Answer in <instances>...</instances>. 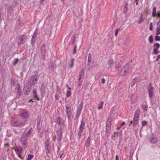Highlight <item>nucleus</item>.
<instances>
[{"label":"nucleus","mask_w":160,"mask_h":160,"mask_svg":"<svg viewBox=\"0 0 160 160\" xmlns=\"http://www.w3.org/2000/svg\"><path fill=\"white\" fill-rule=\"evenodd\" d=\"M160 23V19L159 20L158 22V23H157V24H158V26H159V23Z\"/></svg>","instance_id":"obj_62"},{"label":"nucleus","mask_w":160,"mask_h":160,"mask_svg":"<svg viewBox=\"0 0 160 160\" xmlns=\"http://www.w3.org/2000/svg\"><path fill=\"white\" fill-rule=\"evenodd\" d=\"M75 39L74 38V39L73 40V41L72 42V44H74V43H75Z\"/></svg>","instance_id":"obj_64"},{"label":"nucleus","mask_w":160,"mask_h":160,"mask_svg":"<svg viewBox=\"0 0 160 160\" xmlns=\"http://www.w3.org/2000/svg\"><path fill=\"white\" fill-rule=\"evenodd\" d=\"M66 113L67 115L68 119H69L71 117L72 115V111L71 109H66Z\"/></svg>","instance_id":"obj_14"},{"label":"nucleus","mask_w":160,"mask_h":160,"mask_svg":"<svg viewBox=\"0 0 160 160\" xmlns=\"http://www.w3.org/2000/svg\"><path fill=\"white\" fill-rule=\"evenodd\" d=\"M160 34V25H159V26H158L157 27V32L156 33V34L157 35H158Z\"/></svg>","instance_id":"obj_28"},{"label":"nucleus","mask_w":160,"mask_h":160,"mask_svg":"<svg viewBox=\"0 0 160 160\" xmlns=\"http://www.w3.org/2000/svg\"><path fill=\"white\" fill-rule=\"evenodd\" d=\"M72 104L71 103H69L67 104L66 105V109H71V106Z\"/></svg>","instance_id":"obj_27"},{"label":"nucleus","mask_w":160,"mask_h":160,"mask_svg":"<svg viewBox=\"0 0 160 160\" xmlns=\"http://www.w3.org/2000/svg\"><path fill=\"white\" fill-rule=\"evenodd\" d=\"M142 109L144 111H146L147 110L148 107L146 104L145 103L144 104H142Z\"/></svg>","instance_id":"obj_24"},{"label":"nucleus","mask_w":160,"mask_h":160,"mask_svg":"<svg viewBox=\"0 0 160 160\" xmlns=\"http://www.w3.org/2000/svg\"><path fill=\"white\" fill-rule=\"evenodd\" d=\"M128 70V66L126 65L124 67L122 68L120 72V75L121 76H123L125 75Z\"/></svg>","instance_id":"obj_7"},{"label":"nucleus","mask_w":160,"mask_h":160,"mask_svg":"<svg viewBox=\"0 0 160 160\" xmlns=\"http://www.w3.org/2000/svg\"><path fill=\"white\" fill-rule=\"evenodd\" d=\"M61 120V118L59 117H58L57 119V123H58V124H59V125H60V121Z\"/></svg>","instance_id":"obj_39"},{"label":"nucleus","mask_w":160,"mask_h":160,"mask_svg":"<svg viewBox=\"0 0 160 160\" xmlns=\"http://www.w3.org/2000/svg\"><path fill=\"white\" fill-rule=\"evenodd\" d=\"M40 123V121H39V122H38V123L37 124V126L38 127L39 126Z\"/></svg>","instance_id":"obj_60"},{"label":"nucleus","mask_w":160,"mask_h":160,"mask_svg":"<svg viewBox=\"0 0 160 160\" xmlns=\"http://www.w3.org/2000/svg\"><path fill=\"white\" fill-rule=\"evenodd\" d=\"M159 59H160V55H158L157 56L156 61H158Z\"/></svg>","instance_id":"obj_51"},{"label":"nucleus","mask_w":160,"mask_h":160,"mask_svg":"<svg viewBox=\"0 0 160 160\" xmlns=\"http://www.w3.org/2000/svg\"><path fill=\"white\" fill-rule=\"evenodd\" d=\"M147 124V122L146 121H143L142 122V126L146 125Z\"/></svg>","instance_id":"obj_48"},{"label":"nucleus","mask_w":160,"mask_h":160,"mask_svg":"<svg viewBox=\"0 0 160 160\" xmlns=\"http://www.w3.org/2000/svg\"><path fill=\"white\" fill-rule=\"evenodd\" d=\"M61 129L58 130V142H60L61 139H62V131L61 130Z\"/></svg>","instance_id":"obj_13"},{"label":"nucleus","mask_w":160,"mask_h":160,"mask_svg":"<svg viewBox=\"0 0 160 160\" xmlns=\"http://www.w3.org/2000/svg\"><path fill=\"white\" fill-rule=\"evenodd\" d=\"M157 14L156 13V8L155 7H154L153 8L152 16L153 17H155L157 16Z\"/></svg>","instance_id":"obj_20"},{"label":"nucleus","mask_w":160,"mask_h":160,"mask_svg":"<svg viewBox=\"0 0 160 160\" xmlns=\"http://www.w3.org/2000/svg\"><path fill=\"white\" fill-rule=\"evenodd\" d=\"M31 83L30 82L28 81L27 82L23 89V91L25 94H28L30 92L31 90Z\"/></svg>","instance_id":"obj_2"},{"label":"nucleus","mask_w":160,"mask_h":160,"mask_svg":"<svg viewBox=\"0 0 160 160\" xmlns=\"http://www.w3.org/2000/svg\"><path fill=\"white\" fill-rule=\"evenodd\" d=\"M154 88L153 87L152 84L150 83L148 87V92L149 95V97L150 98H151L154 94Z\"/></svg>","instance_id":"obj_4"},{"label":"nucleus","mask_w":160,"mask_h":160,"mask_svg":"<svg viewBox=\"0 0 160 160\" xmlns=\"http://www.w3.org/2000/svg\"><path fill=\"white\" fill-rule=\"evenodd\" d=\"M32 132V130L31 129H30L28 131L27 133L26 132V133L27 134L28 137L31 134Z\"/></svg>","instance_id":"obj_37"},{"label":"nucleus","mask_w":160,"mask_h":160,"mask_svg":"<svg viewBox=\"0 0 160 160\" xmlns=\"http://www.w3.org/2000/svg\"><path fill=\"white\" fill-rule=\"evenodd\" d=\"M63 155V153H62L60 156V158H61Z\"/></svg>","instance_id":"obj_61"},{"label":"nucleus","mask_w":160,"mask_h":160,"mask_svg":"<svg viewBox=\"0 0 160 160\" xmlns=\"http://www.w3.org/2000/svg\"><path fill=\"white\" fill-rule=\"evenodd\" d=\"M140 112V109L139 108H138L135 111L134 117L138 118L139 116Z\"/></svg>","instance_id":"obj_16"},{"label":"nucleus","mask_w":160,"mask_h":160,"mask_svg":"<svg viewBox=\"0 0 160 160\" xmlns=\"http://www.w3.org/2000/svg\"><path fill=\"white\" fill-rule=\"evenodd\" d=\"M84 76V71L82 69L81 71V73L79 75V78H78V82H79V84L78 85L79 86H80L81 85V83L82 81V78H83Z\"/></svg>","instance_id":"obj_11"},{"label":"nucleus","mask_w":160,"mask_h":160,"mask_svg":"<svg viewBox=\"0 0 160 160\" xmlns=\"http://www.w3.org/2000/svg\"><path fill=\"white\" fill-rule=\"evenodd\" d=\"M160 46V45L159 43H156L154 44L153 47L154 48H156L157 49H158L159 48Z\"/></svg>","instance_id":"obj_32"},{"label":"nucleus","mask_w":160,"mask_h":160,"mask_svg":"<svg viewBox=\"0 0 160 160\" xmlns=\"http://www.w3.org/2000/svg\"><path fill=\"white\" fill-rule=\"evenodd\" d=\"M83 129L80 128H79L78 130V137L80 139L81 136V133Z\"/></svg>","instance_id":"obj_19"},{"label":"nucleus","mask_w":160,"mask_h":160,"mask_svg":"<svg viewBox=\"0 0 160 160\" xmlns=\"http://www.w3.org/2000/svg\"><path fill=\"white\" fill-rule=\"evenodd\" d=\"M75 61V59H74V58H72L71 59V63L69 65V67H70V68H71L72 67L73 65H74V62Z\"/></svg>","instance_id":"obj_26"},{"label":"nucleus","mask_w":160,"mask_h":160,"mask_svg":"<svg viewBox=\"0 0 160 160\" xmlns=\"http://www.w3.org/2000/svg\"><path fill=\"white\" fill-rule=\"evenodd\" d=\"M45 47L43 45L41 48V54L43 57L45 55Z\"/></svg>","instance_id":"obj_18"},{"label":"nucleus","mask_w":160,"mask_h":160,"mask_svg":"<svg viewBox=\"0 0 160 160\" xmlns=\"http://www.w3.org/2000/svg\"><path fill=\"white\" fill-rule=\"evenodd\" d=\"M71 94V91L70 90V88H69V89L67 91V93H66V96L67 98H68L69 97Z\"/></svg>","instance_id":"obj_22"},{"label":"nucleus","mask_w":160,"mask_h":160,"mask_svg":"<svg viewBox=\"0 0 160 160\" xmlns=\"http://www.w3.org/2000/svg\"><path fill=\"white\" fill-rule=\"evenodd\" d=\"M85 122H84L83 120H82L81 122L80 126L79 128L84 129L85 126Z\"/></svg>","instance_id":"obj_21"},{"label":"nucleus","mask_w":160,"mask_h":160,"mask_svg":"<svg viewBox=\"0 0 160 160\" xmlns=\"http://www.w3.org/2000/svg\"><path fill=\"white\" fill-rule=\"evenodd\" d=\"M148 40L149 42L152 43L153 42V37L152 35H151L149 38Z\"/></svg>","instance_id":"obj_35"},{"label":"nucleus","mask_w":160,"mask_h":160,"mask_svg":"<svg viewBox=\"0 0 160 160\" xmlns=\"http://www.w3.org/2000/svg\"><path fill=\"white\" fill-rule=\"evenodd\" d=\"M159 52V51L158 49L154 48L153 49L152 53L153 54H158Z\"/></svg>","instance_id":"obj_34"},{"label":"nucleus","mask_w":160,"mask_h":160,"mask_svg":"<svg viewBox=\"0 0 160 160\" xmlns=\"http://www.w3.org/2000/svg\"><path fill=\"white\" fill-rule=\"evenodd\" d=\"M103 103L104 102L102 101V102L100 104L98 105V110H100L102 108Z\"/></svg>","instance_id":"obj_25"},{"label":"nucleus","mask_w":160,"mask_h":160,"mask_svg":"<svg viewBox=\"0 0 160 160\" xmlns=\"http://www.w3.org/2000/svg\"><path fill=\"white\" fill-rule=\"evenodd\" d=\"M37 29H36L35 30V31L34 32V33L33 34V35L32 36V38H36V37L37 35Z\"/></svg>","instance_id":"obj_30"},{"label":"nucleus","mask_w":160,"mask_h":160,"mask_svg":"<svg viewBox=\"0 0 160 160\" xmlns=\"http://www.w3.org/2000/svg\"><path fill=\"white\" fill-rule=\"evenodd\" d=\"M158 140V138L157 137H152L150 140V142L153 144L156 143Z\"/></svg>","instance_id":"obj_15"},{"label":"nucleus","mask_w":160,"mask_h":160,"mask_svg":"<svg viewBox=\"0 0 160 160\" xmlns=\"http://www.w3.org/2000/svg\"><path fill=\"white\" fill-rule=\"evenodd\" d=\"M12 124L14 126L21 127L25 124L24 121H22L17 119H12L11 121Z\"/></svg>","instance_id":"obj_1"},{"label":"nucleus","mask_w":160,"mask_h":160,"mask_svg":"<svg viewBox=\"0 0 160 160\" xmlns=\"http://www.w3.org/2000/svg\"><path fill=\"white\" fill-rule=\"evenodd\" d=\"M91 55L90 53H89L88 54V61L89 62H90L91 61Z\"/></svg>","instance_id":"obj_42"},{"label":"nucleus","mask_w":160,"mask_h":160,"mask_svg":"<svg viewBox=\"0 0 160 160\" xmlns=\"http://www.w3.org/2000/svg\"><path fill=\"white\" fill-rule=\"evenodd\" d=\"M76 48L77 46L76 45H75L73 51V54H75L76 52Z\"/></svg>","instance_id":"obj_46"},{"label":"nucleus","mask_w":160,"mask_h":160,"mask_svg":"<svg viewBox=\"0 0 160 160\" xmlns=\"http://www.w3.org/2000/svg\"><path fill=\"white\" fill-rule=\"evenodd\" d=\"M111 121H112L111 118H109L108 120V121H107V125H110L111 123Z\"/></svg>","instance_id":"obj_40"},{"label":"nucleus","mask_w":160,"mask_h":160,"mask_svg":"<svg viewBox=\"0 0 160 160\" xmlns=\"http://www.w3.org/2000/svg\"><path fill=\"white\" fill-rule=\"evenodd\" d=\"M120 29L119 28H117L116 29V31H115V35L116 36H117V34L118 33Z\"/></svg>","instance_id":"obj_49"},{"label":"nucleus","mask_w":160,"mask_h":160,"mask_svg":"<svg viewBox=\"0 0 160 160\" xmlns=\"http://www.w3.org/2000/svg\"><path fill=\"white\" fill-rule=\"evenodd\" d=\"M105 79L104 78H102L101 79V81L102 82V83L103 84L105 82Z\"/></svg>","instance_id":"obj_50"},{"label":"nucleus","mask_w":160,"mask_h":160,"mask_svg":"<svg viewBox=\"0 0 160 160\" xmlns=\"http://www.w3.org/2000/svg\"><path fill=\"white\" fill-rule=\"evenodd\" d=\"M128 5L126 4L125 5L124 7V8L123 10V12L124 13H126L128 11Z\"/></svg>","instance_id":"obj_29"},{"label":"nucleus","mask_w":160,"mask_h":160,"mask_svg":"<svg viewBox=\"0 0 160 160\" xmlns=\"http://www.w3.org/2000/svg\"><path fill=\"white\" fill-rule=\"evenodd\" d=\"M12 149L15 150L16 154L18 155L19 157L21 158H22L21 155H20V153H21L22 151V147L18 145L14 147Z\"/></svg>","instance_id":"obj_6"},{"label":"nucleus","mask_w":160,"mask_h":160,"mask_svg":"<svg viewBox=\"0 0 160 160\" xmlns=\"http://www.w3.org/2000/svg\"><path fill=\"white\" fill-rule=\"evenodd\" d=\"M119 158L118 157V155H116L115 157V160H118Z\"/></svg>","instance_id":"obj_57"},{"label":"nucleus","mask_w":160,"mask_h":160,"mask_svg":"<svg viewBox=\"0 0 160 160\" xmlns=\"http://www.w3.org/2000/svg\"><path fill=\"white\" fill-rule=\"evenodd\" d=\"M27 38V37L25 35H22L20 36L18 38V40L19 41V44L21 45L24 44L26 42Z\"/></svg>","instance_id":"obj_8"},{"label":"nucleus","mask_w":160,"mask_h":160,"mask_svg":"<svg viewBox=\"0 0 160 160\" xmlns=\"http://www.w3.org/2000/svg\"><path fill=\"white\" fill-rule=\"evenodd\" d=\"M33 96L37 100H39V98H38V95L37 94V93L34 94Z\"/></svg>","instance_id":"obj_43"},{"label":"nucleus","mask_w":160,"mask_h":160,"mask_svg":"<svg viewBox=\"0 0 160 160\" xmlns=\"http://www.w3.org/2000/svg\"><path fill=\"white\" fill-rule=\"evenodd\" d=\"M152 23H151L150 24V27L149 28V30H152Z\"/></svg>","instance_id":"obj_52"},{"label":"nucleus","mask_w":160,"mask_h":160,"mask_svg":"<svg viewBox=\"0 0 160 160\" xmlns=\"http://www.w3.org/2000/svg\"><path fill=\"white\" fill-rule=\"evenodd\" d=\"M28 136L26 132H24L22 135L21 142L25 146H26L27 144V140L28 139Z\"/></svg>","instance_id":"obj_5"},{"label":"nucleus","mask_w":160,"mask_h":160,"mask_svg":"<svg viewBox=\"0 0 160 160\" xmlns=\"http://www.w3.org/2000/svg\"><path fill=\"white\" fill-rule=\"evenodd\" d=\"M33 94L37 93V90L36 89H34L33 90Z\"/></svg>","instance_id":"obj_55"},{"label":"nucleus","mask_w":160,"mask_h":160,"mask_svg":"<svg viewBox=\"0 0 160 160\" xmlns=\"http://www.w3.org/2000/svg\"><path fill=\"white\" fill-rule=\"evenodd\" d=\"M19 115L23 119H27L29 117L28 112L25 110H21L19 112Z\"/></svg>","instance_id":"obj_3"},{"label":"nucleus","mask_w":160,"mask_h":160,"mask_svg":"<svg viewBox=\"0 0 160 160\" xmlns=\"http://www.w3.org/2000/svg\"><path fill=\"white\" fill-rule=\"evenodd\" d=\"M46 153L47 154L49 153L50 151V147H48L46 148Z\"/></svg>","instance_id":"obj_41"},{"label":"nucleus","mask_w":160,"mask_h":160,"mask_svg":"<svg viewBox=\"0 0 160 160\" xmlns=\"http://www.w3.org/2000/svg\"><path fill=\"white\" fill-rule=\"evenodd\" d=\"M36 41V38H32L31 40V44H32V46L34 45Z\"/></svg>","instance_id":"obj_36"},{"label":"nucleus","mask_w":160,"mask_h":160,"mask_svg":"<svg viewBox=\"0 0 160 160\" xmlns=\"http://www.w3.org/2000/svg\"><path fill=\"white\" fill-rule=\"evenodd\" d=\"M52 140H53L55 141L56 140V136H53V137L52 138Z\"/></svg>","instance_id":"obj_56"},{"label":"nucleus","mask_w":160,"mask_h":160,"mask_svg":"<svg viewBox=\"0 0 160 160\" xmlns=\"http://www.w3.org/2000/svg\"><path fill=\"white\" fill-rule=\"evenodd\" d=\"M82 103H81L79 105V106L78 108L76 115L75 116L76 119H78L81 114V111L82 110Z\"/></svg>","instance_id":"obj_10"},{"label":"nucleus","mask_w":160,"mask_h":160,"mask_svg":"<svg viewBox=\"0 0 160 160\" xmlns=\"http://www.w3.org/2000/svg\"><path fill=\"white\" fill-rule=\"evenodd\" d=\"M157 16L160 17V10L158 12Z\"/></svg>","instance_id":"obj_54"},{"label":"nucleus","mask_w":160,"mask_h":160,"mask_svg":"<svg viewBox=\"0 0 160 160\" xmlns=\"http://www.w3.org/2000/svg\"><path fill=\"white\" fill-rule=\"evenodd\" d=\"M49 145H50V142H48V141H47L46 144H45V147L46 148H48V147H50L49 146Z\"/></svg>","instance_id":"obj_38"},{"label":"nucleus","mask_w":160,"mask_h":160,"mask_svg":"<svg viewBox=\"0 0 160 160\" xmlns=\"http://www.w3.org/2000/svg\"><path fill=\"white\" fill-rule=\"evenodd\" d=\"M134 80H135V79H134L133 80L132 82V83L131 85H132V86H133L134 85Z\"/></svg>","instance_id":"obj_59"},{"label":"nucleus","mask_w":160,"mask_h":160,"mask_svg":"<svg viewBox=\"0 0 160 160\" xmlns=\"http://www.w3.org/2000/svg\"><path fill=\"white\" fill-rule=\"evenodd\" d=\"M138 1H139V0H135V2H137V3H136L137 5L138 4Z\"/></svg>","instance_id":"obj_63"},{"label":"nucleus","mask_w":160,"mask_h":160,"mask_svg":"<svg viewBox=\"0 0 160 160\" xmlns=\"http://www.w3.org/2000/svg\"><path fill=\"white\" fill-rule=\"evenodd\" d=\"M39 78V76L38 75L32 76L31 77L30 80L32 82L31 85H35L37 82V80Z\"/></svg>","instance_id":"obj_9"},{"label":"nucleus","mask_w":160,"mask_h":160,"mask_svg":"<svg viewBox=\"0 0 160 160\" xmlns=\"http://www.w3.org/2000/svg\"><path fill=\"white\" fill-rule=\"evenodd\" d=\"M138 122V118L134 117L133 121L130 122V124H132L133 127H135Z\"/></svg>","instance_id":"obj_12"},{"label":"nucleus","mask_w":160,"mask_h":160,"mask_svg":"<svg viewBox=\"0 0 160 160\" xmlns=\"http://www.w3.org/2000/svg\"><path fill=\"white\" fill-rule=\"evenodd\" d=\"M90 137H88L85 142V145L87 147H88L90 145Z\"/></svg>","instance_id":"obj_17"},{"label":"nucleus","mask_w":160,"mask_h":160,"mask_svg":"<svg viewBox=\"0 0 160 160\" xmlns=\"http://www.w3.org/2000/svg\"><path fill=\"white\" fill-rule=\"evenodd\" d=\"M33 155L29 154L28 155L26 160H31V159L33 158Z\"/></svg>","instance_id":"obj_33"},{"label":"nucleus","mask_w":160,"mask_h":160,"mask_svg":"<svg viewBox=\"0 0 160 160\" xmlns=\"http://www.w3.org/2000/svg\"><path fill=\"white\" fill-rule=\"evenodd\" d=\"M18 58L16 59L15 61L13 62V65L15 66L17 63L18 62Z\"/></svg>","instance_id":"obj_45"},{"label":"nucleus","mask_w":160,"mask_h":160,"mask_svg":"<svg viewBox=\"0 0 160 160\" xmlns=\"http://www.w3.org/2000/svg\"><path fill=\"white\" fill-rule=\"evenodd\" d=\"M155 40L156 41H160V36H156L155 37Z\"/></svg>","instance_id":"obj_44"},{"label":"nucleus","mask_w":160,"mask_h":160,"mask_svg":"<svg viewBox=\"0 0 160 160\" xmlns=\"http://www.w3.org/2000/svg\"><path fill=\"white\" fill-rule=\"evenodd\" d=\"M11 9L10 7L8 8L7 9V11L9 13L10 12V9Z\"/></svg>","instance_id":"obj_53"},{"label":"nucleus","mask_w":160,"mask_h":160,"mask_svg":"<svg viewBox=\"0 0 160 160\" xmlns=\"http://www.w3.org/2000/svg\"><path fill=\"white\" fill-rule=\"evenodd\" d=\"M142 14L139 18V20L138 21V23H141L144 20V19L142 18Z\"/></svg>","instance_id":"obj_31"},{"label":"nucleus","mask_w":160,"mask_h":160,"mask_svg":"<svg viewBox=\"0 0 160 160\" xmlns=\"http://www.w3.org/2000/svg\"><path fill=\"white\" fill-rule=\"evenodd\" d=\"M107 131H109L111 129V125H107Z\"/></svg>","instance_id":"obj_47"},{"label":"nucleus","mask_w":160,"mask_h":160,"mask_svg":"<svg viewBox=\"0 0 160 160\" xmlns=\"http://www.w3.org/2000/svg\"><path fill=\"white\" fill-rule=\"evenodd\" d=\"M125 124V122H123L121 124V127L124 126Z\"/></svg>","instance_id":"obj_58"},{"label":"nucleus","mask_w":160,"mask_h":160,"mask_svg":"<svg viewBox=\"0 0 160 160\" xmlns=\"http://www.w3.org/2000/svg\"><path fill=\"white\" fill-rule=\"evenodd\" d=\"M108 63L110 65L108 68H111L113 64V60L112 59H110L108 61Z\"/></svg>","instance_id":"obj_23"}]
</instances>
